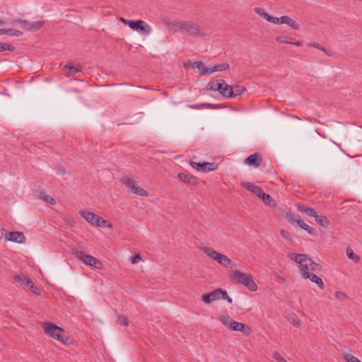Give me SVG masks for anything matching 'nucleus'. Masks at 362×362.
Here are the masks:
<instances>
[{
  "mask_svg": "<svg viewBox=\"0 0 362 362\" xmlns=\"http://www.w3.org/2000/svg\"><path fill=\"white\" fill-rule=\"evenodd\" d=\"M173 27L175 31L185 33L193 37L202 35L199 27L192 21H177L173 23Z\"/></svg>",
  "mask_w": 362,
  "mask_h": 362,
  "instance_id": "obj_4",
  "label": "nucleus"
},
{
  "mask_svg": "<svg viewBox=\"0 0 362 362\" xmlns=\"http://www.w3.org/2000/svg\"><path fill=\"white\" fill-rule=\"evenodd\" d=\"M255 12L258 14L259 16H260L261 17H262L263 18L266 19L267 21H268L269 19V14L266 13L263 8H255L254 9Z\"/></svg>",
  "mask_w": 362,
  "mask_h": 362,
  "instance_id": "obj_35",
  "label": "nucleus"
},
{
  "mask_svg": "<svg viewBox=\"0 0 362 362\" xmlns=\"http://www.w3.org/2000/svg\"><path fill=\"white\" fill-rule=\"evenodd\" d=\"M14 279L18 283L20 284V285L23 287V288H25V285L26 284H29V278H28L27 276H25L24 274H15L14 276Z\"/></svg>",
  "mask_w": 362,
  "mask_h": 362,
  "instance_id": "obj_24",
  "label": "nucleus"
},
{
  "mask_svg": "<svg viewBox=\"0 0 362 362\" xmlns=\"http://www.w3.org/2000/svg\"><path fill=\"white\" fill-rule=\"evenodd\" d=\"M281 22L288 25L293 30H298L300 28L298 23L294 19L290 18L288 16H281Z\"/></svg>",
  "mask_w": 362,
  "mask_h": 362,
  "instance_id": "obj_19",
  "label": "nucleus"
},
{
  "mask_svg": "<svg viewBox=\"0 0 362 362\" xmlns=\"http://www.w3.org/2000/svg\"><path fill=\"white\" fill-rule=\"evenodd\" d=\"M262 201L264 202V204H266L268 206H274L275 204V202H274V200L273 199V198L268 194H266L265 192H264L262 195V197H260Z\"/></svg>",
  "mask_w": 362,
  "mask_h": 362,
  "instance_id": "obj_33",
  "label": "nucleus"
},
{
  "mask_svg": "<svg viewBox=\"0 0 362 362\" xmlns=\"http://www.w3.org/2000/svg\"><path fill=\"white\" fill-rule=\"evenodd\" d=\"M344 358L347 361V362H361L356 357H355L354 356L350 354H344Z\"/></svg>",
  "mask_w": 362,
  "mask_h": 362,
  "instance_id": "obj_39",
  "label": "nucleus"
},
{
  "mask_svg": "<svg viewBox=\"0 0 362 362\" xmlns=\"http://www.w3.org/2000/svg\"><path fill=\"white\" fill-rule=\"evenodd\" d=\"M230 279L233 284H242L251 291H256L257 290V285L254 281L251 274H246L240 271L235 270L231 272Z\"/></svg>",
  "mask_w": 362,
  "mask_h": 362,
  "instance_id": "obj_3",
  "label": "nucleus"
},
{
  "mask_svg": "<svg viewBox=\"0 0 362 362\" xmlns=\"http://www.w3.org/2000/svg\"><path fill=\"white\" fill-rule=\"evenodd\" d=\"M45 202L50 204L51 205H54L56 204V201L54 200V199L49 196H48L47 197V199Z\"/></svg>",
  "mask_w": 362,
  "mask_h": 362,
  "instance_id": "obj_51",
  "label": "nucleus"
},
{
  "mask_svg": "<svg viewBox=\"0 0 362 362\" xmlns=\"http://www.w3.org/2000/svg\"><path fill=\"white\" fill-rule=\"evenodd\" d=\"M227 297V292L221 288H216L214 291L202 296V300L205 303H210L212 301L221 298Z\"/></svg>",
  "mask_w": 362,
  "mask_h": 362,
  "instance_id": "obj_10",
  "label": "nucleus"
},
{
  "mask_svg": "<svg viewBox=\"0 0 362 362\" xmlns=\"http://www.w3.org/2000/svg\"><path fill=\"white\" fill-rule=\"evenodd\" d=\"M97 222L95 226L100 227V228H105L107 227L109 228H112L113 227L112 224L111 223H108L106 220L103 218L99 216V218H97Z\"/></svg>",
  "mask_w": 362,
  "mask_h": 362,
  "instance_id": "obj_31",
  "label": "nucleus"
},
{
  "mask_svg": "<svg viewBox=\"0 0 362 362\" xmlns=\"http://www.w3.org/2000/svg\"><path fill=\"white\" fill-rule=\"evenodd\" d=\"M214 66V71H226L229 69V65L227 63L216 64Z\"/></svg>",
  "mask_w": 362,
  "mask_h": 362,
  "instance_id": "obj_36",
  "label": "nucleus"
},
{
  "mask_svg": "<svg viewBox=\"0 0 362 362\" xmlns=\"http://www.w3.org/2000/svg\"><path fill=\"white\" fill-rule=\"evenodd\" d=\"M262 161V158L260 154L255 153L245 158L244 163L249 166H253L258 168Z\"/></svg>",
  "mask_w": 362,
  "mask_h": 362,
  "instance_id": "obj_13",
  "label": "nucleus"
},
{
  "mask_svg": "<svg viewBox=\"0 0 362 362\" xmlns=\"http://www.w3.org/2000/svg\"><path fill=\"white\" fill-rule=\"evenodd\" d=\"M223 300H226L229 303H232V299L227 295V297L221 298Z\"/></svg>",
  "mask_w": 362,
  "mask_h": 362,
  "instance_id": "obj_54",
  "label": "nucleus"
},
{
  "mask_svg": "<svg viewBox=\"0 0 362 362\" xmlns=\"http://www.w3.org/2000/svg\"><path fill=\"white\" fill-rule=\"evenodd\" d=\"M4 22L3 21L0 20V24L1 25V24H4Z\"/></svg>",
  "mask_w": 362,
  "mask_h": 362,
  "instance_id": "obj_57",
  "label": "nucleus"
},
{
  "mask_svg": "<svg viewBox=\"0 0 362 362\" xmlns=\"http://www.w3.org/2000/svg\"><path fill=\"white\" fill-rule=\"evenodd\" d=\"M38 196L43 201H46L47 197H48V195L46 194V192L45 190L40 191Z\"/></svg>",
  "mask_w": 362,
  "mask_h": 362,
  "instance_id": "obj_49",
  "label": "nucleus"
},
{
  "mask_svg": "<svg viewBox=\"0 0 362 362\" xmlns=\"http://www.w3.org/2000/svg\"><path fill=\"white\" fill-rule=\"evenodd\" d=\"M294 117L298 119H300V118H299L298 116H294Z\"/></svg>",
  "mask_w": 362,
  "mask_h": 362,
  "instance_id": "obj_58",
  "label": "nucleus"
},
{
  "mask_svg": "<svg viewBox=\"0 0 362 362\" xmlns=\"http://www.w3.org/2000/svg\"><path fill=\"white\" fill-rule=\"evenodd\" d=\"M290 40H287L286 36H279L276 38V41L279 43L291 44V45H295L296 46H301L303 45L302 41H296V40L293 41L292 38H291Z\"/></svg>",
  "mask_w": 362,
  "mask_h": 362,
  "instance_id": "obj_21",
  "label": "nucleus"
},
{
  "mask_svg": "<svg viewBox=\"0 0 362 362\" xmlns=\"http://www.w3.org/2000/svg\"><path fill=\"white\" fill-rule=\"evenodd\" d=\"M335 296L340 300H344L347 298V296L341 291H337L335 293Z\"/></svg>",
  "mask_w": 362,
  "mask_h": 362,
  "instance_id": "obj_45",
  "label": "nucleus"
},
{
  "mask_svg": "<svg viewBox=\"0 0 362 362\" xmlns=\"http://www.w3.org/2000/svg\"><path fill=\"white\" fill-rule=\"evenodd\" d=\"M30 290L35 294L40 295V289L34 284L30 286Z\"/></svg>",
  "mask_w": 362,
  "mask_h": 362,
  "instance_id": "obj_50",
  "label": "nucleus"
},
{
  "mask_svg": "<svg viewBox=\"0 0 362 362\" xmlns=\"http://www.w3.org/2000/svg\"><path fill=\"white\" fill-rule=\"evenodd\" d=\"M304 279H309L311 281L315 283L321 289H323L325 287L324 283L321 278L313 272L309 274V277H305Z\"/></svg>",
  "mask_w": 362,
  "mask_h": 362,
  "instance_id": "obj_23",
  "label": "nucleus"
},
{
  "mask_svg": "<svg viewBox=\"0 0 362 362\" xmlns=\"http://www.w3.org/2000/svg\"><path fill=\"white\" fill-rule=\"evenodd\" d=\"M245 90L246 88L242 86H232V90H230V95H232V98L239 96Z\"/></svg>",
  "mask_w": 362,
  "mask_h": 362,
  "instance_id": "obj_25",
  "label": "nucleus"
},
{
  "mask_svg": "<svg viewBox=\"0 0 362 362\" xmlns=\"http://www.w3.org/2000/svg\"><path fill=\"white\" fill-rule=\"evenodd\" d=\"M177 177L182 182L186 184H189L193 186H196L198 184L197 178L192 175H189L185 173H179Z\"/></svg>",
  "mask_w": 362,
  "mask_h": 362,
  "instance_id": "obj_15",
  "label": "nucleus"
},
{
  "mask_svg": "<svg viewBox=\"0 0 362 362\" xmlns=\"http://www.w3.org/2000/svg\"><path fill=\"white\" fill-rule=\"evenodd\" d=\"M288 257L299 264L302 278L309 277L310 272H317L321 269L320 264L305 254H290Z\"/></svg>",
  "mask_w": 362,
  "mask_h": 362,
  "instance_id": "obj_1",
  "label": "nucleus"
},
{
  "mask_svg": "<svg viewBox=\"0 0 362 362\" xmlns=\"http://www.w3.org/2000/svg\"><path fill=\"white\" fill-rule=\"evenodd\" d=\"M346 255L349 259L354 260L356 263L359 262L360 257L358 255L354 254V252L350 247L346 248Z\"/></svg>",
  "mask_w": 362,
  "mask_h": 362,
  "instance_id": "obj_34",
  "label": "nucleus"
},
{
  "mask_svg": "<svg viewBox=\"0 0 362 362\" xmlns=\"http://www.w3.org/2000/svg\"><path fill=\"white\" fill-rule=\"evenodd\" d=\"M230 279L233 284H242L251 291H256L257 290V285L254 281L251 274H246L240 271L235 270L231 272Z\"/></svg>",
  "mask_w": 362,
  "mask_h": 362,
  "instance_id": "obj_2",
  "label": "nucleus"
},
{
  "mask_svg": "<svg viewBox=\"0 0 362 362\" xmlns=\"http://www.w3.org/2000/svg\"><path fill=\"white\" fill-rule=\"evenodd\" d=\"M300 216L299 215H295L293 214H291L289 216H288V220L289 222L294 223H298V219H300Z\"/></svg>",
  "mask_w": 362,
  "mask_h": 362,
  "instance_id": "obj_43",
  "label": "nucleus"
},
{
  "mask_svg": "<svg viewBox=\"0 0 362 362\" xmlns=\"http://www.w3.org/2000/svg\"><path fill=\"white\" fill-rule=\"evenodd\" d=\"M230 90H232V86H229L225 82V84L221 86L219 93L226 98H232Z\"/></svg>",
  "mask_w": 362,
  "mask_h": 362,
  "instance_id": "obj_29",
  "label": "nucleus"
},
{
  "mask_svg": "<svg viewBox=\"0 0 362 362\" xmlns=\"http://www.w3.org/2000/svg\"><path fill=\"white\" fill-rule=\"evenodd\" d=\"M245 325L242 323V322H236L234 320H233L232 323L230 324V327H228V329L233 330V331H239V332H242L243 333H245L247 335H248L250 334V328L247 327V331L245 330Z\"/></svg>",
  "mask_w": 362,
  "mask_h": 362,
  "instance_id": "obj_18",
  "label": "nucleus"
},
{
  "mask_svg": "<svg viewBox=\"0 0 362 362\" xmlns=\"http://www.w3.org/2000/svg\"><path fill=\"white\" fill-rule=\"evenodd\" d=\"M17 22L22 23V28L27 31H37L45 25V22L44 21H38L36 22H32L25 20H16Z\"/></svg>",
  "mask_w": 362,
  "mask_h": 362,
  "instance_id": "obj_11",
  "label": "nucleus"
},
{
  "mask_svg": "<svg viewBox=\"0 0 362 362\" xmlns=\"http://www.w3.org/2000/svg\"><path fill=\"white\" fill-rule=\"evenodd\" d=\"M64 69H67L68 70V74L69 75H71V76H74L76 74L78 73V72H81L82 70H81V67L79 66H75L72 64H66L64 65Z\"/></svg>",
  "mask_w": 362,
  "mask_h": 362,
  "instance_id": "obj_22",
  "label": "nucleus"
},
{
  "mask_svg": "<svg viewBox=\"0 0 362 362\" xmlns=\"http://www.w3.org/2000/svg\"><path fill=\"white\" fill-rule=\"evenodd\" d=\"M121 181L122 184H124L128 188V190L130 193L135 194L141 197H147L148 195V192L140 187L134 179L123 177Z\"/></svg>",
  "mask_w": 362,
  "mask_h": 362,
  "instance_id": "obj_7",
  "label": "nucleus"
},
{
  "mask_svg": "<svg viewBox=\"0 0 362 362\" xmlns=\"http://www.w3.org/2000/svg\"><path fill=\"white\" fill-rule=\"evenodd\" d=\"M79 214L81 217L86 220L90 224L95 226L97 222V218H99V216L94 214L93 212H90L88 211H79Z\"/></svg>",
  "mask_w": 362,
  "mask_h": 362,
  "instance_id": "obj_17",
  "label": "nucleus"
},
{
  "mask_svg": "<svg viewBox=\"0 0 362 362\" xmlns=\"http://www.w3.org/2000/svg\"><path fill=\"white\" fill-rule=\"evenodd\" d=\"M141 260V257L139 255H135L134 256H133L131 259V262L132 264H136L138 263L139 262H140Z\"/></svg>",
  "mask_w": 362,
  "mask_h": 362,
  "instance_id": "obj_47",
  "label": "nucleus"
},
{
  "mask_svg": "<svg viewBox=\"0 0 362 362\" xmlns=\"http://www.w3.org/2000/svg\"><path fill=\"white\" fill-rule=\"evenodd\" d=\"M73 254L80 260L83 261L86 264L90 265L96 269L102 267V263L94 257L86 254L83 251L73 250Z\"/></svg>",
  "mask_w": 362,
  "mask_h": 362,
  "instance_id": "obj_8",
  "label": "nucleus"
},
{
  "mask_svg": "<svg viewBox=\"0 0 362 362\" xmlns=\"http://www.w3.org/2000/svg\"><path fill=\"white\" fill-rule=\"evenodd\" d=\"M225 84V81L223 79H219L216 81H211L208 83V89L210 90L216 91L218 92L221 90V87L222 85Z\"/></svg>",
  "mask_w": 362,
  "mask_h": 362,
  "instance_id": "obj_20",
  "label": "nucleus"
},
{
  "mask_svg": "<svg viewBox=\"0 0 362 362\" xmlns=\"http://www.w3.org/2000/svg\"><path fill=\"white\" fill-rule=\"evenodd\" d=\"M192 68L198 69L200 71V74H202V71H204L205 66L201 62H195L192 64Z\"/></svg>",
  "mask_w": 362,
  "mask_h": 362,
  "instance_id": "obj_40",
  "label": "nucleus"
},
{
  "mask_svg": "<svg viewBox=\"0 0 362 362\" xmlns=\"http://www.w3.org/2000/svg\"><path fill=\"white\" fill-rule=\"evenodd\" d=\"M0 35H8L10 36L20 37L23 35V32L13 29H0Z\"/></svg>",
  "mask_w": 362,
  "mask_h": 362,
  "instance_id": "obj_28",
  "label": "nucleus"
},
{
  "mask_svg": "<svg viewBox=\"0 0 362 362\" xmlns=\"http://www.w3.org/2000/svg\"><path fill=\"white\" fill-rule=\"evenodd\" d=\"M280 233L284 238L286 240H291L290 233L286 230L281 229L280 230Z\"/></svg>",
  "mask_w": 362,
  "mask_h": 362,
  "instance_id": "obj_46",
  "label": "nucleus"
},
{
  "mask_svg": "<svg viewBox=\"0 0 362 362\" xmlns=\"http://www.w3.org/2000/svg\"><path fill=\"white\" fill-rule=\"evenodd\" d=\"M6 239L18 243H23L25 241V237L22 232H9L6 234Z\"/></svg>",
  "mask_w": 362,
  "mask_h": 362,
  "instance_id": "obj_14",
  "label": "nucleus"
},
{
  "mask_svg": "<svg viewBox=\"0 0 362 362\" xmlns=\"http://www.w3.org/2000/svg\"><path fill=\"white\" fill-rule=\"evenodd\" d=\"M117 322L118 324H119L122 326L127 327L129 325V322H128L127 318L123 315H119L117 317Z\"/></svg>",
  "mask_w": 362,
  "mask_h": 362,
  "instance_id": "obj_37",
  "label": "nucleus"
},
{
  "mask_svg": "<svg viewBox=\"0 0 362 362\" xmlns=\"http://www.w3.org/2000/svg\"><path fill=\"white\" fill-rule=\"evenodd\" d=\"M314 217L315 218V221L323 227H326L329 224V221L325 216H319L317 215L316 213Z\"/></svg>",
  "mask_w": 362,
  "mask_h": 362,
  "instance_id": "obj_30",
  "label": "nucleus"
},
{
  "mask_svg": "<svg viewBox=\"0 0 362 362\" xmlns=\"http://www.w3.org/2000/svg\"><path fill=\"white\" fill-rule=\"evenodd\" d=\"M129 26L131 29L145 35L149 34L151 32L150 25L142 20L131 21H129Z\"/></svg>",
  "mask_w": 362,
  "mask_h": 362,
  "instance_id": "obj_9",
  "label": "nucleus"
},
{
  "mask_svg": "<svg viewBox=\"0 0 362 362\" xmlns=\"http://www.w3.org/2000/svg\"><path fill=\"white\" fill-rule=\"evenodd\" d=\"M242 186L244 187L247 190L251 192L253 194L257 196L258 197H261L264 191L262 187L254 185L252 182H243Z\"/></svg>",
  "mask_w": 362,
  "mask_h": 362,
  "instance_id": "obj_16",
  "label": "nucleus"
},
{
  "mask_svg": "<svg viewBox=\"0 0 362 362\" xmlns=\"http://www.w3.org/2000/svg\"><path fill=\"white\" fill-rule=\"evenodd\" d=\"M120 21L124 23L125 25H129V21H131L130 20H127L124 18H120Z\"/></svg>",
  "mask_w": 362,
  "mask_h": 362,
  "instance_id": "obj_52",
  "label": "nucleus"
},
{
  "mask_svg": "<svg viewBox=\"0 0 362 362\" xmlns=\"http://www.w3.org/2000/svg\"><path fill=\"white\" fill-rule=\"evenodd\" d=\"M59 172L62 173V174H64L65 173V169L64 168H61L59 169Z\"/></svg>",
  "mask_w": 362,
  "mask_h": 362,
  "instance_id": "obj_55",
  "label": "nucleus"
},
{
  "mask_svg": "<svg viewBox=\"0 0 362 362\" xmlns=\"http://www.w3.org/2000/svg\"><path fill=\"white\" fill-rule=\"evenodd\" d=\"M325 53H326L327 55H329V56H331V55H332V54H331L329 52H328L327 50H326V52H325Z\"/></svg>",
  "mask_w": 362,
  "mask_h": 362,
  "instance_id": "obj_56",
  "label": "nucleus"
},
{
  "mask_svg": "<svg viewBox=\"0 0 362 362\" xmlns=\"http://www.w3.org/2000/svg\"><path fill=\"white\" fill-rule=\"evenodd\" d=\"M274 358L278 362H287L279 353L276 352L274 354Z\"/></svg>",
  "mask_w": 362,
  "mask_h": 362,
  "instance_id": "obj_48",
  "label": "nucleus"
},
{
  "mask_svg": "<svg viewBox=\"0 0 362 362\" xmlns=\"http://www.w3.org/2000/svg\"><path fill=\"white\" fill-rule=\"evenodd\" d=\"M33 285H34L33 282L30 279H29V284H26L25 288L30 289V286H32Z\"/></svg>",
  "mask_w": 362,
  "mask_h": 362,
  "instance_id": "obj_53",
  "label": "nucleus"
},
{
  "mask_svg": "<svg viewBox=\"0 0 362 362\" xmlns=\"http://www.w3.org/2000/svg\"><path fill=\"white\" fill-rule=\"evenodd\" d=\"M14 49L13 46L10 44H7L5 42H0V52L4 51H13Z\"/></svg>",
  "mask_w": 362,
  "mask_h": 362,
  "instance_id": "obj_38",
  "label": "nucleus"
},
{
  "mask_svg": "<svg viewBox=\"0 0 362 362\" xmlns=\"http://www.w3.org/2000/svg\"><path fill=\"white\" fill-rule=\"evenodd\" d=\"M267 21L272 23L274 24H283V23L281 22V17L277 18L269 16Z\"/></svg>",
  "mask_w": 362,
  "mask_h": 362,
  "instance_id": "obj_41",
  "label": "nucleus"
},
{
  "mask_svg": "<svg viewBox=\"0 0 362 362\" xmlns=\"http://www.w3.org/2000/svg\"><path fill=\"white\" fill-rule=\"evenodd\" d=\"M202 250L211 259L218 262L220 264L225 267H231V260L225 255L218 253L214 249L204 247Z\"/></svg>",
  "mask_w": 362,
  "mask_h": 362,
  "instance_id": "obj_6",
  "label": "nucleus"
},
{
  "mask_svg": "<svg viewBox=\"0 0 362 362\" xmlns=\"http://www.w3.org/2000/svg\"><path fill=\"white\" fill-rule=\"evenodd\" d=\"M190 165L196 169L197 170H202L203 172H210L212 170H215L217 168L216 165L214 163H197L194 161L190 162Z\"/></svg>",
  "mask_w": 362,
  "mask_h": 362,
  "instance_id": "obj_12",
  "label": "nucleus"
},
{
  "mask_svg": "<svg viewBox=\"0 0 362 362\" xmlns=\"http://www.w3.org/2000/svg\"><path fill=\"white\" fill-rule=\"evenodd\" d=\"M297 224L303 230H307L309 234L310 235H315L316 234V230L312 227H310L308 224H306L301 218L300 219H298Z\"/></svg>",
  "mask_w": 362,
  "mask_h": 362,
  "instance_id": "obj_27",
  "label": "nucleus"
},
{
  "mask_svg": "<svg viewBox=\"0 0 362 362\" xmlns=\"http://www.w3.org/2000/svg\"><path fill=\"white\" fill-rule=\"evenodd\" d=\"M44 331L48 336L66 344L64 339V331L60 327L51 322H45L44 323Z\"/></svg>",
  "mask_w": 362,
  "mask_h": 362,
  "instance_id": "obj_5",
  "label": "nucleus"
},
{
  "mask_svg": "<svg viewBox=\"0 0 362 362\" xmlns=\"http://www.w3.org/2000/svg\"><path fill=\"white\" fill-rule=\"evenodd\" d=\"M214 66H205L204 69V71H202V75H210L213 74L214 72H216L214 71Z\"/></svg>",
  "mask_w": 362,
  "mask_h": 362,
  "instance_id": "obj_42",
  "label": "nucleus"
},
{
  "mask_svg": "<svg viewBox=\"0 0 362 362\" xmlns=\"http://www.w3.org/2000/svg\"><path fill=\"white\" fill-rule=\"evenodd\" d=\"M308 46L315 47L317 49H319L322 50L324 52H326V49L325 47H322L320 45H319L317 43L308 42Z\"/></svg>",
  "mask_w": 362,
  "mask_h": 362,
  "instance_id": "obj_44",
  "label": "nucleus"
},
{
  "mask_svg": "<svg viewBox=\"0 0 362 362\" xmlns=\"http://www.w3.org/2000/svg\"><path fill=\"white\" fill-rule=\"evenodd\" d=\"M298 210L300 212L304 213L306 215L311 216V217H313V216L314 217V216H315V214H316V211L314 209L310 208V207H307L304 205L298 206Z\"/></svg>",
  "mask_w": 362,
  "mask_h": 362,
  "instance_id": "obj_26",
  "label": "nucleus"
},
{
  "mask_svg": "<svg viewBox=\"0 0 362 362\" xmlns=\"http://www.w3.org/2000/svg\"><path fill=\"white\" fill-rule=\"evenodd\" d=\"M219 321L228 328L233 322V319L228 315H222L218 317Z\"/></svg>",
  "mask_w": 362,
  "mask_h": 362,
  "instance_id": "obj_32",
  "label": "nucleus"
}]
</instances>
